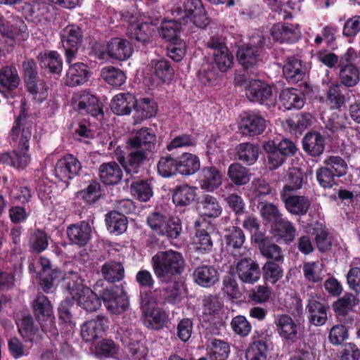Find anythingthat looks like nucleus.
Masks as SVG:
<instances>
[{
  "label": "nucleus",
  "instance_id": "25",
  "mask_svg": "<svg viewBox=\"0 0 360 360\" xmlns=\"http://www.w3.org/2000/svg\"><path fill=\"white\" fill-rule=\"evenodd\" d=\"M18 331L25 342H37L41 338L42 332L46 331L45 325H41V330L34 325L30 316L22 318L18 324Z\"/></svg>",
  "mask_w": 360,
  "mask_h": 360
},
{
  "label": "nucleus",
  "instance_id": "34",
  "mask_svg": "<svg viewBox=\"0 0 360 360\" xmlns=\"http://www.w3.org/2000/svg\"><path fill=\"white\" fill-rule=\"evenodd\" d=\"M122 171L120 165L115 162L102 164L99 167V177L101 181L108 185L116 184L121 180Z\"/></svg>",
  "mask_w": 360,
  "mask_h": 360
},
{
  "label": "nucleus",
  "instance_id": "37",
  "mask_svg": "<svg viewBox=\"0 0 360 360\" xmlns=\"http://www.w3.org/2000/svg\"><path fill=\"white\" fill-rule=\"evenodd\" d=\"M20 83L17 70L7 66L0 70V92L6 94L15 89Z\"/></svg>",
  "mask_w": 360,
  "mask_h": 360
},
{
  "label": "nucleus",
  "instance_id": "18",
  "mask_svg": "<svg viewBox=\"0 0 360 360\" xmlns=\"http://www.w3.org/2000/svg\"><path fill=\"white\" fill-rule=\"evenodd\" d=\"M270 33L274 41L281 43H295L301 37L298 24L276 23L271 27Z\"/></svg>",
  "mask_w": 360,
  "mask_h": 360
},
{
  "label": "nucleus",
  "instance_id": "62",
  "mask_svg": "<svg viewBox=\"0 0 360 360\" xmlns=\"http://www.w3.org/2000/svg\"><path fill=\"white\" fill-rule=\"evenodd\" d=\"M358 303L355 295L346 293L333 304V309L339 315H345L351 311Z\"/></svg>",
  "mask_w": 360,
  "mask_h": 360
},
{
  "label": "nucleus",
  "instance_id": "1",
  "mask_svg": "<svg viewBox=\"0 0 360 360\" xmlns=\"http://www.w3.org/2000/svg\"><path fill=\"white\" fill-rule=\"evenodd\" d=\"M120 340L124 349L110 340H103L98 342L94 353L98 358L112 357L118 360H147L148 349L143 342V335L135 327H122L119 331Z\"/></svg>",
  "mask_w": 360,
  "mask_h": 360
},
{
  "label": "nucleus",
  "instance_id": "58",
  "mask_svg": "<svg viewBox=\"0 0 360 360\" xmlns=\"http://www.w3.org/2000/svg\"><path fill=\"white\" fill-rule=\"evenodd\" d=\"M104 278L112 283L119 281L124 277V268L120 262H109L102 267Z\"/></svg>",
  "mask_w": 360,
  "mask_h": 360
},
{
  "label": "nucleus",
  "instance_id": "51",
  "mask_svg": "<svg viewBox=\"0 0 360 360\" xmlns=\"http://www.w3.org/2000/svg\"><path fill=\"white\" fill-rule=\"evenodd\" d=\"M269 353V345L262 340L254 341L246 352L247 360H266Z\"/></svg>",
  "mask_w": 360,
  "mask_h": 360
},
{
  "label": "nucleus",
  "instance_id": "21",
  "mask_svg": "<svg viewBox=\"0 0 360 360\" xmlns=\"http://www.w3.org/2000/svg\"><path fill=\"white\" fill-rule=\"evenodd\" d=\"M222 174L214 166H207L202 168L198 175V184L201 189L212 192L222 184Z\"/></svg>",
  "mask_w": 360,
  "mask_h": 360
},
{
  "label": "nucleus",
  "instance_id": "59",
  "mask_svg": "<svg viewBox=\"0 0 360 360\" xmlns=\"http://www.w3.org/2000/svg\"><path fill=\"white\" fill-rule=\"evenodd\" d=\"M25 83L29 92L35 100L41 103L47 98L49 96L48 87L43 79L36 78Z\"/></svg>",
  "mask_w": 360,
  "mask_h": 360
},
{
  "label": "nucleus",
  "instance_id": "6",
  "mask_svg": "<svg viewBox=\"0 0 360 360\" xmlns=\"http://www.w3.org/2000/svg\"><path fill=\"white\" fill-rule=\"evenodd\" d=\"M207 46L213 50V66L210 70V65H208L203 71L207 81L212 82L217 77L219 72H226L232 67L233 56L221 39L218 37H212Z\"/></svg>",
  "mask_w": 360,
  "mask_h": 360
},
{
  "label": "nucleus",
  "instance_id": "35",
  "mask_svg": "<svg viewBox=\"0 0 360 360\" xmlns=\"http://www.w3.org/2000/svg\"><path fill=\"white\" fill-rule=\"evenodd\" d=\"M67 233L69 239L73 243L84 245L90 239L91 227L89 223L82 221L80 224L70 226L68 228Z\"/></svg>",
  "mask_w": 360,
  "mask_h": 360
},
{
  "label": "nucleus",
  "instance_id": "23",
  "mask_svg": "<svg viewBox=\"0 0 360 360\" xmlns=\"http://www.w3.org/2000/svg\"><path fill=\"white\" fill-rule=\"evenodd\" d=\"M108 321L104 316L85 322L81 327V335L86 342H90L102 337L108 328Z\"/></svg>",
  "mask_w": 360,
  "mask_h": 360
},
{
  "label": "nucleus",
  "instance_id": "31",
  "mask_svg": "<svg viewBox=\"0 0 360 360\" xmlns=\"http://www.w3.org/2000/svg\"><path fill=\"white\" fill-rule=\"evenodd\" d=\"M136 103L135 97L130 93H120L115 95L110 102L111 110L116 115L130 114Z\"/></svg>",
  "mask_w": 360,
  "mask_h": 360
},
{
  "label": "nucleus",
  "instance_id": "14",
  "mask_svg": "<svg viewBox=\"0 0 360 360\" xmlns=\"http://www.w3.org/2000/svg\"><path fill=\"white\" fill-rule=\"evenodd\" d=\"M103 304L108 311L112 314H121L129 307L126 293L119 287H112L104 290L102 295Z\"/></svg>",
  "mask_w": 360,
  "mask_h": 360
},
{
  "label": "nucleus",
  "instance_id": "61",
  "mask_svg": "<svg viewBox=\"0 0 360 360\" xmlns=\"http://www.w3.org/2000/svg\"><path fill=\"white\" fill-rule=\"evenodd\" d=\"M157 167L159 174L165 178L171 177L178 173L177 160L170 156L162 157Z\"/></svg>",
  "mask_w": 360,
  "mask_h": 360
},
{
  "label": "nucleus",
  "instance_id": "53",
  "mask_svg": "<svg viewBox=\"0 0 360 360\" xmlns=\"http://www.w3.org/2000/svg\"><path fill=\"white\" fill-rule=\"evenodd\" d=\"M134 108L141 120L155 116L158 111L157 103L153 99L148 98H141L139 101L136 100Z\"/></svg>",
  "mask_w": 360,
  "mask_h": 360
},
{
  "label": "nucleus",
  "instance_id": "64",
  "mask_svg": "<svg viewBox=\"0 0 360 360\" xmlns=\"http://www.w3.org/2000/svg\"><path fill=\"white\" fill-rule=\"evenodd\" d=\"M101 195V185L96 181H92L84 189L77 193V197L84 200L86 203H94L98 200Z\"/></svg>",
  "mask_w": 360,
  "mask_h": 360
},
{
  "label": "nucleus",
  "instance_id": "52",
  "mask_svg": "<svg viewBox=\"0 0 360 360\" xmlns=\"http://www.w3.org/2000/svg\"><path fill=\"white\" fill-rule=\"evenodd\" d=\"M153 74L161 82L169 81L173 75V69L166 60H152L150 63Z\"/></svg>",
  "mask_w": 360,
  "mask_h": 360
},
{
  "label": "nucleus",
  "instance_id": "12",
  "mask_svg": "<svg viewBox=\"0 0 360 360\" xmlns=\"http://www.w3.org/2000/svg\"><path fill=\"white\" fill-rule=\"evenodd\" d=\"M264 44L262 37H254L248 44L238 48L236 56L238 62L245 68L255 65L259 61L260 49Z\"/></svg>",
  "mask_w": 360,
  "mask_h": 360
},
{
  "label": "nucleus",
  "instance_id": "24",
  "mask_svg": "<svg viewBox=\"0 0 360 360\" xmlns=\"http://www.w3.org/2000/svg\"><path fill=\"white\" fill-rule=\"evenodd\" d=\"M347 119L344 115L334 114L330 119L327 127L333 132L345 129L347 133L351 135V138L349 139L355 150L360 148V133L352 128H347Z\"/></svg>",
  "mask_w": 360,
  "mask_h": 360
},
{
  "label": "nucleus",
  "instance_id": "60",
  "mask_svg": "<svg viewBox=\"0 0 360 360\" xmlns=\"http://www.w3.org/2000/svg\"><path fill=\"white\" fill-rule=\"evenodd\" d=\"M209 354L213 360H226L229 354L228 344L221 340H210L208 345Z\"/></svg>",
  "mask_w": 360,
  "mask_h": 360
},
{
  "label": "nucleus",
  "instance_id": "40",
  "mask_svg": "<svg viewBox=\"0 0 360 360\" xmlns=\"http://www.w3.org/2000/svg\"><path fill=\"white\" fill-rule=\"evenodd\" d=\"M89 72L83 63H75L70 65L66 73V83L69 86H77L86 82Z\"/></svg>",
  "mask_w": 360,
  "mask_h": 360
},
{
  "label": "nucleus",
  "instance_id": "36",
  "mask_svg": "<svg viewBox=\"0 0 360 360\" xmlns=\"http://www.w3.org/2000/svg\"><path fill=\"white\" fill-rule=\"evenodd\" d=\"M195 281L205 288L213 285L219 280V274L212 266L203 265L195 269L193 273Z\"/></svg>",
  "mask_w": 360,
  "mask_h": 360
},
{
  "label": "nucleus",
  "instance_id": "3",
  "mask_svg": "<svg viewBox=\"0 0 360 360\" xmlns=\"http://www.w3.org/2000/svg\"><path fill=\"white\" fill-rule=\"evenodd\" d=\"M156 136L152 129L142 128L129 137L127 148L131 150L124 168L128 174H137L141 165L155 146Z\"/></svg>",
  "mask_w": 360,
  "mask_h": 360
},
{
  "label": "nucleus",
  "instance_id": "46",
  "mask_svg": "<svg viewBox=\"0 0 360 360\" xmlns=\"http://www.w3.org/2000/svg\"><path fill=\"white\" fill-rule=\"evenodd\" d=\"M308 310L309 313V321L315 326H322L326 323L327 319L326 309L324 304L315 299L309 300Z\"/></svg>",
  "mask_w": 360,
  "mask_h": 360
},
{
  "label": "nucleus",
  "instance_id": "49",
  "mask_svg": "<svg viewBox=\"0 0 360 360\" xmlns=\"http://www.w3.org/2000/svg\"><path fill=\"white\" fill-rule=\"evenodd\" d=\"M285 185L281 193H290L300 189L303 184V174L298 168H291L285 176Z\"/></svg>",
  "mask_w": 360,
  "mask_h": 360
},
{
  "label": "nucleus",
  "instance_id": "42",
  "mask_svg": "<svg viewBox=\"0 0 360 360\" xmlns=\"http://www.w3.org/2000/svg\"><path fill=\"white\" fill-rule=\"evenodd\" d=\"M38 59L42 68H48L53 74H60L63 69V62L57 52L46 51L41 53Z\"/></svg>",
  "mask_w": 360,
  "mask_h": 360
},
{
  "label": "nucleus",
  "instance_id": "11",
  "mask_svg": "<svg viewBox=\"0 0 360 360\" xmlns=\"http://www.w3.org/2000/svg\"><path fill=\"white\" fill-rule=\"evenodd\" d=\"M246 96L250 101L266 105H273L276 101V96L273 94L271 87L259 79L249 82L246 86Z\"/></svg>",
  "mask_w": 360,
  "mask_h": 360
},
{
  "label": "nucleus",
  "instance_id": "22",
  "mask_svg": "<svg viewBox=\"0 0 360 360\" xmlns=\"http://www.w3.org/2000/svg\"><path fill=\"white\" fill-rule=\"evenodd\" d=\"M274 323L276 331L283 340L291 342H295L299 328L290 316L287 314L278 315Z\"/></svg>",
  "mask_w": 360,
  "mask_h": 360
},
{
  "label": "nucleus",
  "instance_id": "27",
  "mask_svg": "<svg viewBox=\"0 0 360 360\" xmlns=\"http://www.w3.org/2000/svg\"><path fill=\"white\" fill-rule=\"evenodd\" d=\"M281 198L286 210L293 214H305L310 207V201L304 196L293 195L290 193H281Z\"/></svg>",
  "mask_w": 360,
  "mask_h": 360
},
{
  "label": "nucleus",
  "instance_id": "38",
  "mask_svg": "<svg viewBox=\"0 0 360 360\" xmlns=\"http://www.w3.org/2000/svg\"><path fill=\"white\" fill-rule=\"evenodd\" d=\"M78 110L81 112H86L91 116L97 117L102 114L101 103L94 95L84 92L79 97L77 104Z\"/></svg>",
  "mask_w": 360,
  "mask_h": 360
},
{
  "label": "nucleus",
  "instance_id": "8",
  "mask_svg": "<svg viewBox=\"0 0 360 360\" xmlns=\"http://www.w3.org/2000/svg\"><path fill=\"white\" fill-rule=\"evenodd\" d=\"M250 256V250L243 249L242 255L236 257L238 260L231 270L242 282L254 284L259 280L261 274L259 264Z\"/></svg>",
  "mask_w": 360,
  "mask_h": 360
},
{
  "label": "nucleus",
  "instance_id": "50",
  "mask_svg": "<svg viewBox=\"0 0 360 360\" xmlns=\"http://www.w3.org/2000/svg\"><path fill=\"white\" fill-rule=\"evenodd\" d=\"M130 191L140 201H148L153 194L151 184L144 180H136L131 183Z\"/></svg>",
  "mask_w": 360,
  "mask_h": 360
},
{
  "label": "nucleus",
  "instance_id": "44",
  "mask_svg": "<svg viewBox=\"0 0 360 360\" xmlns=\"http://www.w3.org/2000/svg\"><path fill=\"white\" fill-rule=\"evenodd\" d=\"M196 188L186 184L176 188L173 193L172 200L177 206H186L191 204L196 195Z\"/></svg>",
  "mask_w": 360,
  "mask_h": 360
},
{
  "label": "nucleus",
  "instance_id": "30",
  "mask_svg": "<svg viewBox=\"0 0 360 360\" xmlns=\"http://www.w3.org/2000/svg\"><path fill=\"white\" fill-rule=\"evenodd\" d=\"M326 140L323 135L317 131H310L302 139L303 149L311 156H319L323 153Z\"/></svg>",
  "mask_w": 360,
  "mask_h": 360
},
{
  "label": "nucleus",
  "instance_id": "16",
  "mask_svg": "<svg viewBox=\"0 0 360 360\" xmlns=\"http://www.w3.org/2000/svg\"><path fill=\"white\" fill-rule=\"evenodd\" d=\"M185 17L181 24L186 25L188 21L200 28H205L209 24V19L201 0H186L184 4Z\"/></svg>",
  "mask_w": 360,
  "mask_h": 360
},
{
  "label": "nucleus",
  "instance_id": "2",
  "mask_svg": "<svg viewBox=\"0 0 360 360\" xmlns=\"http://www.w3.org/2000/svg\"><path fill=\"white\" fill-rule=\"evenodd\" d=\"M32 136V124L26 122L21 116L16 120L10 134V140L13 147L16 148L12 155L9 153L0 155V161L6 165L17 168L25 167L30 162L27 153L29 148V140Z\"/></svg>",
  "mask_w": 360,
  "mask_h": 360
},
{
  "label": "nucleus",
  "instance_id": "20",
  "mask_svg": "<svg viewBox=\"0 0 360 360\" xmlns=\"http://www.w3.org/2000/svg\"><path fill=\"white\" fill-rule=\"evenodd\" d=\"M266 126V121L262 116L256 112H248L242 117L239 129L243 134L251 136L261 134Z\"/></svg>",
  "mask_w": 360,
  "mask_h": 360
},
{
  "label": "nucleus",
  "instance_id": "4",
  "mask_svg": "<svg viewBox=\"0 0 360 360\" xmlns=\"http://www.w3.org/2000/svg\"><path fill=\"white\" fill-rule=\"evenodd\" d=\"M151 265L156 277L168 283L183 272L185 260L179 252L168 250L158 252L151 259Z\"/></svg>",
  "mask_w": 360,
  "mask_h": 360
},
{
  "label": "nucleus",
  "instance_id": "43",
  "mask_svg": "<svg viewBox=\"0 0 360 360\" xmlns=\"http://www.w3.org/2000/svg\"><path fill=\"white\" fill-rule=\"evenodd\" d=\"M227 175L230 180L236 186L247 184L251 179L250 170L239 163H232L227 170Z\"/></svg>",
  "mask_w": 360,
  "mask_h": 360
},
{
  "label": "nucleus",
  "instance_id": "32",
  "mask_svg": "<svg viewBox=\"0 0 360 360\" xmlns=\"http://www.w3.org/2000/svg\"><path fill=\"white\" fill-rule=\"evenodd\" d=\"M28 11L33 20L39 22L50 21L55 14L53 5L40 1H32L28 6Z\"/></svg>",
  "mask_w": 360,
  "mask_h": 360
},
{
  "label": "nucleus",
  "instance_id": "33",
  "mask_svg": "<svg viewBox=\"0 0 360 360\" xmlns=\"http://www.w3.org/2000/svg\"><path fill=\"white\" fill-rule=\"evenodd\" d=\"M200 168V159L195 154L184 153L177 159L178 173L181 175H192L197 172Z\"/></svg>",
  "mask_w": 360,
  "mask_h": 360
},
{
  "label": "nucleus",
  "instance_id": "63",
  "mask_svg": "<svg viewBox=\"0 0 360 360\" xmlns=\"http://www.w3.org/2000/svg\"><path fill=\"white\" fill-rule=\"evenodd\" d=\"M201 212L209 217H217L221 212V207L217 199L212 195H205L200 202Z\"/></svg>",
  "mask_w": 360,
  "mask_h": 360
},
{
  "label": "nucleus",
  "instance_id": "39",
  "mask_svg": "<svg viewBox=\"0 0 360 360\" xmlns=\"http://www.w3.org/2000/svg\"><path fill=\"white\" fill-rule=\"evenodd\" d=\"M33 309L39 320L45 321L50 324L53 323L52 316V307L46 296L39 294L33 302Z\"/></svg>",
  "mask_w": 360,
  "mask_h": 360
},
{
  "label": "nucleus",
  "instance_id": "54",
  "mask_svg": "<svg viewBox=\"0 0 360 360\" xmlns=\"http://www.w3.org/2000/svg\"><path fill=\"white\" fill-rule=\"evenodd\" d=\"M101 75L108 84L115 87L122 86L126 80L124 73L120 69L113 67L103 68L101 70Z\"/></svg>",
  "mask_w": 360,
  "mask_h": 360
},
{
  "label": "nucleus",
  "instance_id": "47",
  "mask_svg": "<svg viewBox=\"0 0 360 360\" xmlns=\"http://www.w3.org/2000/svg\"><path fill=\"white\" fill-rule=\"evenodd\" d=\"M261 253L263 256L273 259L277 262L283 261V253L281 248L276 244L272 243L265 236L263 237L262 241H258Z\"/></svg>",
  "mask_w": 360,
  "mask_h": 360
},
{
  "label": "nucleus",
  "instance_id": "29",
  "mask_svg": "<svg viewBox=\"0 0 360 360\" xmlns=\"http://www.w3.org/2000/svg\"><path fill=\"white\" fill-rule=\"evenodd\" d=\"M245 240V235L238 227H232L225 236L226 248L234 257L242 255L243 250L247 249L243 246Z\"/></svg>",
  "mask_w": 360,
  "mask_h": 360
},
{
  "label": "nucleus",
  "instance_id": "15",
  "mask_svg": "<svg viewBox=\"0 0 360 360\" xmlns=\"http://www.w3.org/2000/svg\"><path fill=\"white\" fill-rule=\"evenodd\" d=\"M61 41L65 51L66 62L71 63L75 59V55L82 41L80 29L75 25H69L61 33Z\"/></svg>",
  "mask_w": 360,
  "mask_h": 360
},
{
  "label": "nucleus",
  "instance_id": "55",
  "mask_svg": "<svg viewBox=\"0 0 360 360\" xmlns=\"http://www.w3.org/2000/svg\"><path fill=\"white\" fill-rule=\"evenodd\" d=\"M259 153V148L254 144L243 143L238 148V159L248 165H252L257 160Z\"/></svg>",
  "mask_w": 360,
  "mask_h": 360
},
{
  "label": "nucleus",
  "instance_id": "28",
  "mask_svg": "<svg viewBox=\"0 0 360 360\" xmlns=\"http://www.w3.org/2000/svg\"><path fill=\"white\" fill-rule=\"evenodd\" d=\"M156 27L148 22H131L127 29L128 34L138 41L143 44L149 42L154 34Z\"/></svg>",
  "mask_w": 360,
  "mask_h": 360
},
{
  "label": "nucleus",
  "instance_id": "45",
  "mask_svg": "<svg viewBox=\"0 0 360 360\" xmlns=\"http://www.w3.org/2000/svg\"><path fill=\"white\" fill-rule=\"evenodd\" d=\"M108 229L110 233L120 235L127 229V219L124 214L118 212H110L105 219Z\"/></svg>",
  "mask_w": 360,
  "mask_h": 360
},
{
  "label": "nucleus",
  "instance_id": "9",
  "mask_svg": "<svg viewBox=\"0 0 360 360\" xmlns=\"http://www.w3.org/2000/svg\"><path fill=\"white\" fill-rule=\"evenodd\" d=\"M147 222L157 234L170 238H176L181 231L178 219L166 217L159 212L150 214L148 217Z\"/></svg>",
  "mask_w": 360,
  "mask_h": 360
},
{
  "label": "nucleus",
  "instance_id": "56",
  "mask_svg": "<svg viewBox=\"0 0 360 360\" xmlns=\"http://www.w3.org/2000/svg\"><path fill=\"white\" fill-rule=\"evenodd\" d=\"M324 265L321 262H309L303 265V273L305 278L314 283L319 282L323 276Z\"/></svg>",
  "mask_w": 360,
  "mask_h": 360
},
{
  "label": "nucleus",
  "instance_id": "19",
  "mask_svg": "<svg viewBox=\"0 0 360 360\" xmlns=\"http://www.w3.org/2000/svg\"><path fill=\"white\" fill-rule=\"evenodd\" d=\"M311 68V63L297 57H289L283 68V72L287 80L297 83L304 77Z\"/></svg>",
  "mask_w": 360,
  "mask_h": 360
},
{
  "label": "nucleus",
  "instance_id": "5",
  "mask_svg": "<svg viewBox=\"0 0 360 360\" xmlns=\"http://www.w3.org/2000/svg\"><path fill=\"white\" fill-rule=\"evenodd\" d=\"M63 286L78 304L89 311H96L101 306L97 295L82 283V280L77 272L65 273L63 278Z\"/></svg>",
  "mask_w": 360,
  "mask_h": 360
},
{
  "label": "nucleus",
  "instance_id": "41",
  "mask_svg": "<svg viewBox=\"0 0 360 360\" xmlns=\"http://www.w3.org/2000/svg\"><path fill=\"white\" fill-rule=\"evenodd\" d=\"M281 102L286 110L300 109L304 106L303 95L295 89H286L282 91Z\"/></svg>",
  "mask_w": 360,
  "mask_h": 360
},
{
  "label": "nucleus",
  "instance_id": "17",
  "mask_svg": "<svg viewBox=\"0 0 360 360\" xmlns=\"http://www.w3.org/2000/svg\"><path fill=\"white\" fill-rule=\"evenodd\" d=\"M81 169L82 165L78 159L72 155H68L57 161L54 174L59 180L66 182L78 175Z\"/></svg>",
  "mask_w": 360,
  "mask_h": 360
},
{
  "label": "nucleus",
  "instance_id": "26",
  "mask_svg": "<svg viewBox=\"0 0 360 360\" xmlns=\"http://www.w3.org/2000/svg\"><path fill=\"white\" fill-rule=\"evenodd\" d=\"M1 33L3 36L14 40L25 39L27 37L24 22L19 17L13 15L9 16L4 22Z\"/></svg>",
  "mask_w": 360,
  "mask_h": 360
},
{
  "label": "nucleus",
  "instance_id": "57",
  "mask_svg": "<svg viewBox=\"0 0 360 360\" xmlns=\"http://www.w3.org/2000/svg\"><path fill=\"white\" fill-rule=\"evenodd\" d=\"M264 149L268 153V165L270 169H275L279 167L285 161V157L276 150V143L268 141L264 143Z\"/></svg>",
  "mask_w": 360,
  "mask_h": 360
},
{
  "label": "nucleus",
  "instance_id": "10",
  "mask_svg": "<svg viewBox=\"0 0 360 360\" xmlns=\"http://www.w3.org/2000/svg\"><path fill=\"white\" fill-rule=\"evenodd\" d=\"M98 59L108 60L115 59L124 60L128 59L133 53L131 44L126 39L122 38H113L103 49H95Z\"/></svg>",
  "mask_w": 360,
  "mask_h": 360
},
{
  "label": "nucleus",
  "instance_id": "13",
  "mask_svg": "<svg viewBox=\"0 0 360 360\" xmlns=\"http://www.w3.org/2000/svg\"><path fill=\"white\" fill-rule=\"evenodd\" d=\"M141 308L146 327L159 329L167 322V314L162 309L157 307L155 302L148 300L146 296L141 297Z\"/></svg>",
  "mask_w": 360,
  "mask_h": 360
},
{
  "label": "nucleus",
  "instance_id": "7",
  "mask_svg": "<svg viewBox=\"0 0 360 360\" xmlns=\"http://www.w3.org/2000/svg\"><path fill=\"white\" fill-rule=\"evenodd\" d=\"M339 78L347 86H356L360 80V53L349 48L340 57Z\"/></svg>",
  "mask_w": 360,
  "mask_h": 360
},
{
  "label": "nucleus",
  "instance_id": "48",
  "mask_svg": "<svg viewBox=\"0 0 360 360\" xmlns=\"http://www.w3.org/2000/svg\"><path fill=\"white\" fill-rule=\"evenodd\" d=\"M274 233L286 243L292 242L295 237L296 229L288 219L283 218L273 226Z\"/></svg>",
  "mask_w": 360,
  "mask_h": 360
}]
</instances>
